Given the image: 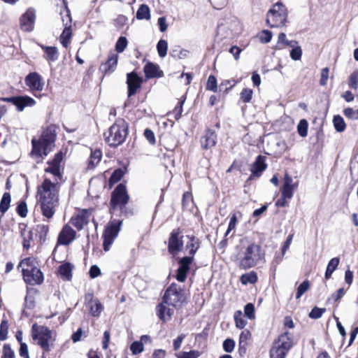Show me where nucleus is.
<instances>
[{
	"instance_id": "1",
	"label": "nucleus",
	"mask_w": 358,
	"mask_h": 358,
	"mask_svg": "<svg viewBox=\"0 0 358 358\" xmlns=\"http://www.w3.org/2000/svg\"><path fill=\"white\" fill-rule=\"evenodd\" d=\"M60 184L52 182L50 179L45 178L38 187L37 196L42 215L48 220L52 218L59 205V192Z\"/></svg>"
},
{
	"instance_id": "2",
	"label": "nucleus",
	"mask_w": 358,
	"mask_h": 358,
	"mask_svg": "<svg viewBox=\"0 0 358 358\" xmlns=\"http://www.w3.org/2000/svg\"><path fill=\"white\" fill-rule=\"evenodd\" d=\"M264 254L259 245L243 239L236 255L238 266L243 270L255 267L264 258Z\"/></svg>"
},
{
	"instance_id": "3",
	"label": "nucleus",
	"mask_w": 358,
	"mask_h": 358,
	"mask_svg": "<svg viewBox=\"0 0 358 358\" xmlns=\"http://www.w3.org/2000/svg\"><path fill=\"white\" fill-rule=\"evenodd\" d=\"M56 136V127L55 125L48 127L38 141L32 140V153L39 157L48 155L54 146Z\"/></svg>"
},
{
	"instance_id": "4",
	"label": "nucleus",
	"mask_w": 358,
	"mask_h": 358,
	"mask_svg": "<svg viewBox=\"0 0 358 358\" xmlns=\"http://www.w3.org/2000/svg\"><path fill=\"white\" fill-rule=\"evenodd\" d=\"M128 135V124L123 119H117L104 134L105 141L110 147L122 145Z\"/></svg>"
},
{
	"instance_id": "5",
	"label": "nucleus",
	"mask_w": 358,
	"mask_h": 358,
	"mask_svg": "<svg viewBox=\"0 0 358 358\" xmlns=\"http://www.w3.org/2000/svg\"><path fill=\"white\" fill-rule=\"evenodd\" d=\"M31 336L45 352H50L54 347L55 335L47 327L34 324L31 327Z\"/></svg>"
},
{
	"instance_id": "6",
	"label": "nucleus",
	"mask_w": 358,
	"mask_h": 358,
	"mask_svg": "<svg viewBox=\"0 0 358 358\" xmlns=\"http://www.w3.org/2000/svg\"><path fill=\"white\" fill-rule=\"evenodd\" d=\"M129 199L126 186L123 184H119L113 190L110 199V213L113 215L118 212L122 214Z\"/></svg>"
},
{
	"instance_id": "7",
	"label": "nucleus",
	"mask_w": 358,
	"mask_h": 358,
	"mask_svg": "<svg viewBox=\"0 0 358 358\" xmlns=\"http://www.w3.org/2000/svg\"><path fill=\"white\" fill-rule=\"evenodd\" d=\"M162 300L169 306L178 309L185 302L186 298L181 287L176 283H172L166 289Z\"/></svg>"
},
{
	"instance_id": "8",
	"label": "nucleus",
	"mask_w": 358,
	"mask_h": 358,
	"mask_svg": "<svg viewBox=\"0 0 358 358\" xmlns=\"http://www.w3.org/2000/svg\"><path fill=\"white\" fill-rule=\"evenodd\" d=\"M287 17L285 6L278 2L268 10L266 23L271 27H280L285 25Z\"/></svg>"
},
{
	"instance_id": "9",
	"label": "nucleus",
	"mask_w": 358,
	"mask_h": 358,
	"mask_svg": "<svg viewBox=\"0 0 358 358\" xmlns=\"http://www.w3.org/2000/svg\"><path fill=\"white\" fill-rule=\"evenodd\" d=\"M122 220H111L104 230L103 238V247L105 251H108L114 240L117 236L119 231L121 229Z\"/></svg>"
},
{
	"instance_id": "10",
	"label": "nucleus",
	"mask_w": 358,
	"mask_h": 358,
	"mask_svg": "<svg viewBox=\"0 0 358 358\" xmlns=\"http://www.w3.org/2000/svg\"><path fill=\"white\" fill-rule=\"evenodd\" d=\"M292 346V341L285 333L278 337L270 350V358H285Z\"/></svg>"
},
{
	"instance_id": "11",
	"label": "nucleus",
	"mask_w": 358,
	"mask_h": 358,
	"mask_svg": "<svg viewBox=\"0 0 358 358\" xmlns=\"http://www.w3.org/2000/svg\"><path fill=\"white\" fill-rule=\"evenodd\" d=\"M64 159V154L62 152H57L54 158L48 162V166L45 169V173H49L52 174L54 177V181L52 182H57L59 183V181L62 180L63 176V166L62 161Z\"/></svg>"
},
{
	"instance_id": "12",
	"label": "nucleus",
	"mask_w": 358,
	"mask_h": 358,
	"mask_svg": "<svg viewBox=\"0 0 358 358\" xmlns=\"http://www.w3.org/2000/svg\"><path fill=\"white\" fill-rule=\"evenodd\" d=\"M183 236L180 229H173L169 236L168 241V251L169 252L175 256L182 250L183 248Z\"/></svg>"
},
{
	"instance_id": "13",
	"label": "nucleus",
	"mask_w": 358,
	"mask_h": 358,
	"mask_svg": "<svg viewBox=\"0 0 358 358\" xmlns=\"http://www.w3.org/2000/svg\"><path fill=\"white\" fill-rule=\"evenodd\" d=\"M1 100L11 103L15 106L19 112H22L27 107H32L36 104V101L29 96H15L2 98Z\"/></svg>"
},
{
	"instance_id": "14",
	"label": "nucleus",
	"mask_w": 358,
	"mask_h": 358,
	"mask_svg": "<svg viewBox=\"0 0 358 358\" xmlns=\"http://www.w3.org/2000/svg\"><path fill=\"white\" fill-rule=\"evenodd\" d=\"M85 306L93 317H99L103 310L102 304L99 299L94 298L92 293H87L85 295Z\"/></svg>"
},
{
	"instance_id": "15",
	"label": "nucleus",
	"mask_w": 358,
	"mask_h": 358,
	"mask_svg": "<svg viewBox=\"0 0 358 358\" xmlns=\"http://www.w3.org/2000/svg\"><path fill=\"white\" fill-rule=\"evenodd\" d=\"M24 82L31 92H41L45 85L42 76L36 72L29 73L25 77Z\"/></svg>"
},
{
	"instance_id": "16",
	"label": "nucleus",
	"mask_w": 358,
	"mask_h": 358,
	"mask_svg": "<svg viewBox=\"0 0 358 358\" xmlns=\"http://www.w3.org/2000/svg\"><path fill=\"white\" fill-rule=\"evenodd\" d=\"M194 260L193 257H184L179 259V267L177 269L176 279L178 281L183 282L187 278V273L189 271V266Z\"/></svg>"
},
{
	"instance_id": "17",
	"label": "nucleus",
	"mask_w": 358,
	"mask_h": 358,
	"mask_svg": "<svg viewBox=\"0 0 358 358\" xmlns=\"http://www.w3.org/2000/svg\"><path fill=\"white\" fill-rule=\"evenodd\" d=\"M36 20V11L33 8H29L20 18L21 29L25 31H31L34 29Z\"/></svg>"
},
{
	"instance_id": "18",
	"label": "nucleus",
	"mask_w": 358,
	"mask_h": 358,
	"mask_svg": "<svg viewBox=\"0 0 358 358\" xmlns=\"http://www.w3.org/2000/svg\"><path fill=\"white\" fill-rule=\"evenodd\" d=\"M22 275L24 282L31 285H41L44 279L43 273L38 268L30 271L27 268Z\"/></svg>"
},
{
	"instance_id": "19",
	"label": "nucleus",
	"mask_w": 358,
	"mask_h": 358,
	"mask_svg": "<svg viewBox=\"0 0 358 358\" xmlns=\"http://www.w3.org/2000/svg\"><path fill=\"white\" fill-rule=\"evenodd\" d=\"M266 168L267 164H266V157L262 155L257 156L255 162L252 165L251 175L249 177V180L260 177Z\"/></svg>"
},
{
	"instance_id": "20",
	"label": "nucleus",
	"mask_w": 358,
	"mask_h": 358,
	"mask_svg": "<svg viewBox=\"0 0 358 358\" xmlns=\"http://www.w3.org/2000/svg\"><path fill=\"white\" fill-rule=\"evenodd\" d=\"M76 232L70 226L66 224L59 234L57 242L60 245H69L76 238Z\"/></svg>"
},
{
	"instance_id": "21",
	"label": "nucleus",
	"mask_w": 358,
	"mask_h": 358,
	"mask_svg": "<svg viewBox=\"0 0 358 358\" xmlns=\"http://www.w3.org/2000/svg\"><path fill=\"white\" fill-rule=\"evenodd\" d=\"M142 80L135 72L127 73V83L128 85V96H131L141 87Z\"/></svg>"
},
{
	"instance_id": "22",
	"label": "nucleus",
	"mask_w": 358,
	"mask_h": 358,
	"mask_svg": "<svg viewBox=\"0 0 358 358\" xmlns=\"http://www.w3.org/2000/svg\"><path fill=\"white\" fill-rule=\"evenodd\" d=\"M201 148L206 150L211 149L217 143L215 132L210 129L206 130L205 134L200 140Z\"/></svg>"
},
{
	"instance_id": "23",
	"label": "nucleus",
	"mask_w": 358,
	"mask_h": 358,
	"mask_svg": "<svg viewBox=\"0 0 358 358\" xmlns=\"http://www.w3.org/2000/svg\"><path fill=\"white\" fill-rule=\"evenodd\" d=\"M118 55L116 53L110 52L108 55L107 61L102 64L100 70L105 74H110L113 72L117 66Z\"/></svg>"
},
{
	"instance_id": "24",
	"label": "nucleus",
	"mask_w": 358,
	"mask_h": 358,
	"mask_svg": "<svg viewBox=\"0 0 358 358\" xmlns=\"http://www.w3.org/2000/svg\"><path fill=\"white\" fill-rule=\"evenodd\" d=\"M167 306H169L166 304V303H164L162 301V303H160L156 308L158 317L164 322L169 320L174 313L173 308H169Z\"/></svg>"
},
{
	"instance_id": "25",
	"label": "nucleus",
	"mask_w": 358,
	"mask_h": 358,
	"mask_svg": "<svg viewBox=\"0 0 358 358\" xmlns=\"http://www.w3.org/2000/svg\"><path fill=\"white\" fill-rule=\"evenodd\" d=\"M67 17L68 22L64 24V29L60 36V41L64 48H67L71 37V17L69 13H67Z\"/></svg>"
},
{
	"instance_id": "26",
	"label": "nucleus",
	"mask_w": 358,
	"mask_h": 358,
	"mask_svg": "<svg viewBox=\"0 0 358 358\" xmlns=\"http://www.w3.org/2000/svg\"><path fill=\"white\" fill-rule=\"evenodd\" d=\"M144 73L147 78H159L162 77L163 73L159 70L158 65L148 62L144 66Z\"/></svg>"
},
{
	"instance_id": "27",
	"label": "nucleus",
	"mask_w": 358,
	"mask_h": 358,
	"mask_svg": "<svg viewBox=\"0 0 358 358\" xmlns=\"http://www.w3.org/2000/svg\"><path fill=\"white\" fill-rule=\"evenodd\" d=\"M40 47L44 50V58L49 62H54L58 59L59 52L56 47L45 46L40 45Z\"/></svg>"
},
{
	"instance_id": "28",
	"label": "nucleus",
	"mask_w": 358,
	"mask_h": 358,
	"mask_svg": "<svg viewBox=\"0 0 358 358\" xmlns=\"http://www.w3.org/2000/svg\"><path fill=\"white\" fill-rule=\"evenodd\" d=\"M189 241L186 244V249L188 250L189 257H193L200 248V241L194 236H187Z\"/></svg>"
},
{
	"instance_id": "29",
	"label": "nucleus",
	"mask_w": 358,
	"mask_h": 358,
	"mask_svg": "<svg viewBox=\"0 0 358 358\" xmlns=\"http://www.w3.org/2000/svg\"><path fill=\"white\" fill-rule=\"evenodd\" d=\"M73 266L69 262L64 263L59 266L58 272L64 280H71Z\"/></svg>"
},
{
	"instance_id": "30",
	"label": "nucleus",
	"mask_w": 358,
	"mask_h": 358,
	"mask_svg": "<svg viewBox=\"0 0 358 358\" xmlns=\"http://www.w3.org/2000/svg\"><path fill=\"white\" fill-rule=\"evenodd\" d=\"M71 224L77 228L78 230H81L85 225L88 223V217L86 213H82L73 217L71 219Z\"/></svg>"
},
{
	"instance_id": "31",
	"label": "nucleus",
	"mask_w": 358,
	"mask_h": 358,
	"mask_svg": "<svg viewBox=\"0 0 358 358\" xmlns=\"http://www.w3.org/2000/svg\"><path fill=\"white\" fill-rule=\"evenodd\" d=\"M21 236L23 239V248L28 250L30 248V241L33 238V234L31 230L26 229V226L24 224L20 225Z\"/></svg>"
},
{
	"instance_id": "32",
	"label": "nucleus",
	"mask_w": 358,
	"mask_h": 358,
	"mask_svg": "<svg viewBox=\"0 0 358 358\" xmlns=\"http://www.w3.org/2000/svg\"><path fill=\"white\" fill-rule=\"evenodd\" d=\"M101 157L102 153L100 150H95L92 152L88 160L87 168L90 169H94L100 162Z\"/></svg>"
},
{
	"instance_id": "33",
	"label": "nucleus",
	"mask_w": 358,
	"mask_h": 358,
	"mask_svg": "<svg viewBox=\"0 0 358 358\" xmlns=\"http://www.w3.org/2000/svg\"><path fill=\"white\" fill-rule=\"evenodd\" d=\"M251 333L249 330H243L239 337V352H243L246 350L247 341L250 338Z\"/></svg>"
},
{
	"instance_id": "34",
	"label": "nucleus",
	"mask_w": 358,
	"mask_h": 358,
	"mask_svg": "<svg viewBox=\"0 0 358 358\" xmlns=\"http://www.w3.org/2000/svg\"><path fill=\"white\" fill-rule=\"evenodd\" d=\"M136 18L138 20H150V10L148 5L141 4L137 12Z\"/></svg>"
},
{
	"instance_id": "35",
	"label": "nucleus",
	"mask_w": 358,
	"mask_h": 358,
	"mask_svg": "<svg viewBox=\"0 0 358 358\" xmlns=\"http://www.w3.org/2000/svg\"><path fill=\"white\" fill-rule=\"evenodd\" d=\"M18 267H22V272L24 273V271L27 268V270H34L37 268L36 266L35 259L31 257H27L22 259L18 266Z\"/></svg>"
},
{
	"instance_id": "36",
	"label": "nucleus",
	"mask_w": 358,
	"mask_h": 358,
	"mask_svg": "<svg viewBox=\"0 0 358 358\" xmlns=\"http://www.w3.org/2000/svg\"><path fill=\"white\" fill-rule=\"evenodd\" d=\"M257 273L255 271L243 274L240 278V280L243 285H247L248 283L254 284L257 281Z\"/></svg>"
},
{
	"instance_id": "37",
	"label": "nucleus",
	"mask_w": 358,
	"mask_h": 358,
	"mask_svg": "<svg viewBox=\"0 0 358 358\" xmlns=\"http://www.w3.org/2000/svg\"><path fill=\"white\" fill-rule=\"evenodd\" d=\"M10 194L5 192L0 202V212L3 215L9 208L10 203Z\"/></svg>"
},
{
	"instance_id": "38",
	"label": "nucleus",
	"mask_w": 358,
	"mask_h": 358,
	"mask_svg": "<svg viewBox=\"0 0 358 358\" xmlns=\"http://www.w3.org/2000/svg\"><path fill=\"white\" fill-rule=\"evenodd\" d=\"M296 43V41H289L286 38V34L285 33H280L278 35V49H282V47H280V45H285V46H293V45Z\"/></svg>"
},
{
	"instance_id": "39",
	"label": "nucleus",
	"mask_w": 358,
	"mask_h": 358,
	"mask_svg": "<svg viewBox=\"0 0 358 358\" xmlns=\"http://www.w3.org/2000/svg\"><path fill=\"white\" fill-rule=\"evenodd\" d=\"M234 317L235 320L236 327L237 328L242 329L246 326L247 322L243 318V313L241 310H236L234 313Z\"/></svg>"
},
{
	"instance_id": "40",
	"label": "nucleus",
	"mask_w": 358,
	"mask_h": 358,
	"mask_svg": "<svg viewBox=\"0 0 358 358\" xmlns=\"http://www.w3.org/2000/svg\"><path fill=\"white\" fill-rule=\"evenodd\" d=\"M290 48H292L290 57L294 61L299 60L302 55V49L301 46L299 45L298 41H296V43L293 45V46H290Z\"/></svg>"
},
{
	"instance_id": "41",
	"label": "nucleus",
	"mask_w": 358,
	"mask_h": 358,
	"mask_svg": "<svg viewBox=\"0 0 358 358\" xmlns=\"http://www.w3.org/2000/svg\"><path fill=\"white\" fill-rule=\"evenodd\" d=\"M157 50L159 56L164 58L167 54L168 43L165 40H159L157 44Z\"/></svg>"
},
{
	"instance_id": "42",
	"label": "nucleus",
	"mask_w": 358,
	"mask_h": 358,
	"mask_svg": "<svg viewBox=\"0 0 358 358\" xmlns=\"http://www.w3.org/2000/svg\"><path fill=\"white\" fill-rule=\"evenodd\" d=\"M308 123L307 120H301L297 125V131L301 137H306L308 135Z\"/></svg>"
},
{
	"instance_id": "43",
	"label": "nucleus",
	"mask_w": 358,
	"mask_h": 358,
	"mask_svg": "<svg viewBox=\"0 0 358 358\" xmlns=\"http://www.w3.org/2000/svg\"><path fill=\"white\" fill-rule=\"evenodd\" d=\"M334 125L336 130L338 132H342L345 129V123L344 120L340 115H336L333 120Z\"/></svg>"
},
{
	"instance_id": "44",
	"label": "nucleus",
	"mask_w": 358,
	"mask_h": 358,
	"mask_svg": "<svg viewBox=\"0 0 358 358\" xmlns=\"http://www.w3.org/2000/svg\"><path fill=\"white\" fill-rule=\"evenodd\" d=\"M1 358H15V353L10 344L5 343L3 345Z\"/></svg>"
},
{
	"instance_id": "45",
	"label": "nucleus",
	"mask_w": 358,
	"mask_h": 358,
	"mask_svg": "<svg viewBox=\"0 0 358 358\" xmlns=\"http://www.w3.org/2000/svg\"><path fill=\"white\" fill-rule=\"evenodd\" d=\"M36 231L40 238L41 241H45L47 234L49 231V227L48 225L45 224H38L36 228Z\"/></svg>"
},
{
	"instance_id": "46",
	"label": "nucleus",
	"mask_w": 358,
	"mask_h": 358,
	"mask_svg": "<svg viewBox=\"0 0 358 358\" xmlns=\"http://www.w3.org/2000/svg\"><path fill=\"white\" fill-rule=\"evenodd\" d=\"M124 173V172L122 169L115 170L109 178V182L110 184L117 182L123 177Z\"/></svg>"
},
{
	"instance_id": "47",
	"label": "nucleus",
	"mask_w": 358,
	"mask_h": 358,
	"mask_svg": "<svg viewBox=\"0 0 358 358\" xmlns=\"http://www.w3.org/2000/svg\"><path fill=\"white\" fill-rule=\"evenodd\" d=\"M177 358H198L200 353L196 350H191L189 352H180L176 354Z\"/></svg>"
},
{
	"instance_id": "48",
	"label": "nucleus",
	"mask_w": 358,
	"mask_h": 358,
	"mask_svg": "<svg viewBox=\"0 0 358 358\" xmlns=\"http://www.w3.org/2000/svg\"><path fill=\"white\" fill-rule=\"evenodd\" d=\"M128 44L127 40L124 36H120L115 44V50L117 52H122Z\"/></svg>"
},
{
	"instance_id": "49",
	"label": "nucleus",
	"mask_w": 358,
	"mask_h": 358,
	"mask_svg": "<svg viewBox=\"0 0 358 358\" xmlns=\"http://www.w3.org/2000/svg\"><path fill=\"white\" fill-rule=\"evenodd\" d=\"M206 90L213 92H216L217 91V79L213 75H210L208 78Z\"/></svg>"
},
{
	"instance_id": "50",
	"label": "nucleus",
	"mask_w": 358,
	"mask_h": 358,
	"mask_svg": "<svg viewBox=\"0 0 358 358\" xmlns=\"http://www.w3.org/2000/svg\"><path fill=\"white\" fill-rule=\"evenodd\" d=\"M348 85L352 90H357L358 89V71H354L350 75Z\"/></svg>"
},
{
	"instance_id": "51",
	"label": "nucleus",
	"mask_w": 358,
	"mask_h": 358,
	"mask_svg": "<svg viewBox=\"0 0 358 358\" xmlns=\"http://www.w3.org/2000/svg\"><path fill=\"white\" fill-rule=\"evenodd\" d=\"M144 350L143 344L141 341H134L130 345V350L133 355H138Z\"/></svg>"
},
{
	"instance_id": "52",
	"label": "nucleus",
	"mask_w": 358,
	"mask_h": 358,
	"mask_svg": "<svg viewBox=\"0 0 358 358\" xmlns=\"http://www.w3.org/2000/svg\"><path fill=\"white\" fill-rule=\"evenodd\" d=\"M310 287L308 280L303 281L297 288L296 298L299 299Z\"/></svg>"
},
{
	"instance_id": "53",
	"label": "nucleus",
	"mask_w": 358,
	"mask_h": 358,
	"mask_svg": "<svg viewBox=\"0 0 358 358\" xmlns=\"http://www.w3.org/2000/svg\"><path fill=\"white\" fill-rule=\"evenodd\" d=\"M34 297L31 294V291L28 289L24 299V306L28 309H32L34 307Z\"/></svg>"
},
{
	"instance_id": "54",
	"label": "nucleus",
	"mask_w": 358,
	"mask_h": 358,
	"mask_svg": "<svg viewBox=\"0 0 358 358\" xmlns=\"http://www.w3.org/2000/svg\"><path fill=\"white\" fill-rule=\"evenodd\" d=\"M8 325L6 320H3L0 324V341H5L7 338Z\"/></svg>"
},
{
	"instance_id": "55",
	"label": "nucleus",
	"mask_w": 358,
	"mask_h": 358,
	"mask_svg": "<svg viewBox=\"0 0 358 358\" xmlns=\"http://www.w3.org/2000/svg\"><path fill=\"white\" fill-rule=\"evenodd\" d=\"M252 90L248 88H245L241 92V99L244 103L250 101L252 97Z\"/></svg>"
},
{
	"instance_id": "56",
	"label": "nucleus",
	"mask_w": 358,
	"mask_h": 358,
	"mask_svg": "<svg viewBox=\"0 0 358 358\" xmlns=\"http://www.w3.org/2000/svg\"><path fill=\"white\" fill-rule=\"evenodd\" d=\"M326 311L325 308H320L318 307H314L309 313V317L312 319L320 318L322 314Z\"/></svg>"
},
{
	"instance_id": "57",
	"label": "nucleus",
	"mask_w": 358,
	"mask_h": 358,
	"mask_svg": "<svg viewBox=\"0 0 358 358\" xmlns=\"http://www.w3.org/2000/svg\"><path fill=\"white\" fill-rule=\"evenodd\" d=\"M185 103V99L178 101L177 106L173 110V114L176 120H179L182 113V106Z\"/></svg>"
},
{
	"instance_id": "58",
	"label": "nucleus",
	"mask_w": 358,
	"mask_h": 358,
	"mask_svg": "<svg viewBox=\"0 0 358 358\" xmlns=\"http://www.w3.org/2000/svg\"><path fill=\"white\" fill-rule=\"evenodd\" d=\"M244 312H245V316L252 320V319H254L255 318V306L252 303H249L248 304L245 305V308H244Z\"/></svg>"
},
{
	"instance_id": "59",
	"label": "nucleus",
	"mask_w": 358,
	"mask_h": 358,
	"mask_svg": "<svg viewBox=\"0 0 358 358\" xmlns=\"http://www.w3.org/2000/svg\"><path fill=\"white\" fill-rule=\"evenodd\" d=\"M345 294L344 288H340L336 292L333 293L328 299V301H334V302L338 301Z\"/></svg>"
},
{
	"instance_id": "60",
	"label": "nucleus",
	"mask_w": 358,
	"mask_h": 358,
	"mask_svg": "<svg viewBox=\"0 0 358 358\" xmlns=\"http://www.w3.org/2000/svg\"><path fill=\"white\" fill-rule=\"evenodd\" d=\"M223 349L227 352H231L235 347V342L233 339L227 338L223 342Z\"/></svg>"
},
{
	"instance_id": "61",
	"label": "nucleus",
	"mask_w": 358,
	"mask_h": 358,
	"mask_svg": "<svg viewBox=\"0 0 358 358\" xmlns=\"http://www.w3.org/2000/svg\"><path fill=\"white\" fill-rule=\"evenodd\" d=\"M272 38V32L268 30H264L259 34V40L263 43H267L271 41Z\"/></svg>"
},
{
	"instance_id": "62",
	"label": "nucleus",
	"mask_w": 358,
	"mask_h": 358,
	"mask_svg": "<svg viewBox=\"0 0 358 358\" xmlns=\"http://www.w3.org/2000/svg\"><path fill=\"white\" fill-rule=\"evenodd\" d=\"M17 213L22 217H25L27 215V206L25 201H21L17 206Z\"/></svg>"
},
{
	"instance_id": "63",
	"label": "nucleus",
	"mask_w": 358,
	"mask_h": 358,
	"mask_svg": "<svg viewBox=\"0 0 358 358\" xmlns=\"http://www.w3.org/2000/svg\"><path fill=\"white\" fill-rule=\"evenodd\" d=\"M344 115L352 120H357L358 119V110H355L352 108H347L343 110Z\"/></svg>"
},
{
	"instance_id": "64",
	"label": "nucleus",
	"mask_w": 358,
	"mask_h": 358,
	"mask_svg": "<svg viewBox=\"0 0 358 358\" xmlns=\"http://www.w3.org/2000/svg\"><path fill=\"white\" fill-rule=\"evenodd\" d=\"M295 188L283 186L282 187V197L288 199H291L293 196L294 190Z\"/></svg>"
}]
</instances>
